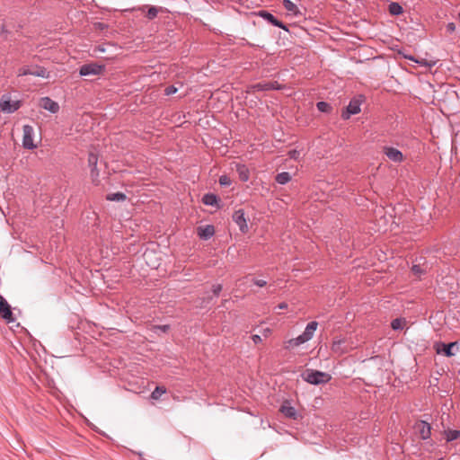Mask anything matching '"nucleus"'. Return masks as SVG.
<instances>
[{
    "label": "nucleus",
    "mask_w": 460,
    "mask_h": 460,
    "mask_svg": "<svg viewBox=\"0 0 460 460\" xmlns=\"http://www.w3.org/2000/svg\"><path fill=\"white\" fill-rule=\"evenodd\" d=\"M302 378L309 384L317 385L328 383L332 379V376L326 372L306 369L302 374Z\"/></svg>",
    "instance_id": "nucleus-1"
},
{
    "label": "nucleus",
    "mask_w": 460,
    "mask_h": 460,
    "mask_svg": "<svg viewBox=\"0 0 460 460\" xmlns=\"http://www.w3.org/2000/svg\"><path fill=\"white\" fill-rule=\"evenodd\" d=\"M22 146L27 149H34L37 145L34 143V129L30 125L23 126Z\"/></svg>",
    "instance_id": "nucleus-2"
},
{
    "label": "nucleus",
    "mask_w": 460,
    "mask_h": 460,
    "mask_svg": "<svg viewBox=\"0 0 460 460\" xmlns=\"http://www.w3.org/2000/svg\"><path fill=\"white\" fill-rule=\"evenodd\" d=\"M27 75H31L34 76H39V77H43V78L49 77V72L45 68L40 67V66H31V67L23 66L19 69V72H18L19 76Z\"/></svg>",
    "instance_id": "nucleus-3"
},
{
    "label": "nucleus",
    "mask_w": 460,
    "mask_h": 460,
    "mask_svg": "<svg viewBox=\"0 0 460 460\" xmlns=\"http://www.w3.org/2000/svg\"><path fill=\"white\" fill-rule=\"evenodd\" d=\"M104 66L97 63L85 64L80 67L79 74L82 76L97 75L102 73Z\"/></svg>",
    "instance_id": "nucleus-4"
},
{
    "label": "nucleus",
    "mask_w": 460,
    "mask_h": 460,
    "mask_svg": "<svg viewBox=\"0 0 460 460\" xmlns=\"http://www.w3.org/2000/svg\"><path fill=\"white\" fill-rule=\"evenodd\" d=\"M414 434L421 439H427L430 436L431 427L424 420H418L413 426Z\"/></svg>",
    "instance_id": "nucleus-5"
},
{
    "label": "nucleus",
    "mask_w": 460,
    "mask_h": 460,
    "mask_svg": "<svg viewBox=\"0 0 460 460\" xmlns=\"http://www.w3.org/2000/svg\"><path fill=\"white\" fill-rule=\"evenodd\" d=\"M233 220L238 226L240 231L243 234L247 233L249 230L246 218L244 217V212L242 209L236 210L233 214Z\"/></svg>",
    "instance_id": "nucleus-6"
},
{
    "label": "nucleus",
    "mask_w": 460,
    "mask_h": 460,
    "mask_svg": "<svg viewBox=\"0 0 460 460\" xmlns=\"http://www.w3.org/2000/svg\"><path fill=\"white\" fill-rule=\"evenodd\" d=\"M0 108L4 112H13L19 108V102H12L8 95H3L0 100Z\"/></svg>",
    "instance_id": "nucleus-7"
},
{
    "label": "nucleus",
    "mask_w": 460,
    "mask_h": 460,
    "mask_svg": "<svg viewBox=\"0 0 460 460\" xmlns=\"http://www.w3.org/2000/svg\"><path fill=\"white\" fill-rule=\"evenodd\" d=\"M39 106L51 113H57L59 111L58 103L49 97L40 98L39 101Z\"/></svg>",
    "instance_id": "nucleus-8"
},
{
    "label": "nucleus",
    "mask_w": 460,
    "mask_h": 460,
    "mask_svg": "<svg viewBox=\"0 0 460 460\" xmlns=\"http://www.w3.org/2000/svg\"><path fill=\"white\" fill-rule=\"evenodd\" d=\"M0 315L8 322H13V313L7 301L0 295Z\"/></svg>",
    "instance_id": "nucleus-9"
},
{
    "label": "nucleus",
    "mask_w": 460,
    "mask_h": 460,
    "mask_svg": "<svg viewBox=\"0 0 460 460\" xmlns=\"http://www.w3.org/2000/svg\"><path fill=\"white\" fill-rule=\"evenodd\" d=\"M404 59H409L418 64V66L422 68V70L419 71L420 73L427 72L430 67H432L436 64V62L432 60L428 61L425 58L415 59L413 57L407 55H404Z\"/></svg>",
    "instance_id": "nucleus-10"
},
{
    "label": "nucleus",
    "mask_w": 460,
    "mask_h": 460,
    "mask_svg": "<svg viewBox=\"0 0 460 460\" xmlns=\"http://www.w3.org/2000/svg\"><path fill=\"white\" fill-rule=\"evenodd\" d=\"M360 111V102L357 99L350 101L346 111L342 113V118L348 119L351 115L358 114Z\"/></svg>",
    "instance_id": "nucleus-11"
},
{
    "label": "nucleus",
    "mask_w": 460,
    "mask_h": 460,
    "mask_svg": "<svg viewBox=\"0 0 460 460\" xmlns=\"http://www.w3.org/2000/svg\"><path fill=\"white\" fill-rule=\"evenodd\" d=\"M456 347V342H451L449 344L438 343L435 346L438 354H444L447 357H452L455 355L453 349Z\"/></svg>",
    "instance_id": "nucleus-12"
},
{
    "label": "nucleus",
    "mask_w": 460,
    "mask_h": 460,
    "mask_svg": "<svg viewBox=\"0 0 460 460\" xmlns=\"http://www.w3.org/2000/svg\"><path fill=\"white\" fill-rule=\"evenodd\" d=\"M317 326L318 323L316 322H311L306 325L305 332L301 335H299V338L303 341V343L310 341L313 338L314 333L317 329Z\"/></svg>",
    "instance_id": "nucleus-13"
},
{
    "label": "nucleus",
    "mask_w": 460,
    "mask_h": 460,
    "mask_svg": "<svg viewBox=\"0 0 460 460\" xmlns=\"http://www.w3.org/2000/svg\"><path fill=\"white\" fill-rule=\"evenodd\" d=\"M384 153L393 162H401L402 160V154L396 148L385 146Z\"/></svg>",
    "instance_id": "nucleus-14"
},
{
    "label": "nucleus",
    "mask_w": 460,
    "mask_h": 460,
    "mask_svg": "<svg viewBox=\"0 0 460 460\" xmlns=\"http://www.w3.org/2000/svg\"><path fill=\"white\" fill-rule=\"evenodd\" d=\"M215 234L214 226L208 225L198 228V234L201 239L208 240Z\"/></svg>",
    "instance_id": "nucleus-15"
},
{
    "label": "nucleus",
    "mask_w": 460,
    "mask_h": 460,
    "mask_svg": "<svg viewBox=\"0 0 460 460\" xmlns=\"http://www.w3.org/2000/svg\"><path fill=\"white\" fill-rule=\"evenodd\" d=\"M252 89L253 91H269V90H272V89H279V84L274 82V83H259V84H256L252 86Z\"/></svg>",
    "instance_id": "nucleus-16"
},
{
    "label": "nucleus",
    "mask_w": 460,
    "mask_h": 460,
    "mask_svg": "<svg viewBox=\"0 0 460 460\" xmlns=\"http://www.w3.org/2000/svg\"><path fill=\"white\" fill-rule=\"evenodd\" d=\"M235 170L241 181H247L249 180V170L245 165L237 164Z\"/></svg>",
    "instance_id": "nucleus-17"
},
{
    "label": "nucleus",
    "mask_w": 460,
    "mask_h": 460,
    "mask_svg": "<svg viewBox=\"0 0 460 460\" xmlns=\"http://www.w3.org/2000/svg\"><path fill=\"white\" fill-rule=\"evenodd\" d=\"M280 411L286 417L296 419V409L294 407H292L290 405H288V404L282 405L281 408H280Z\"/></svg>",
    "instance_id": "nucleus-18"
},
{
    "label": "nucleus",
    "mask_w": 460,
    "mask_h": 460,
    "mask_svg": "<svg viewBox=\"0 0 460 460\" xmlns=\"http://www.w3.org/2000/svg\"><path fill=\"white\" fill-rule=\"evenodd\" d=\"M343 343H345L344 340H341V339L334 340L332 342V350L338 355L344 353L345 349L341 348V345Z\"/></svg>",
    "instance_id": "nucleus-19"
},
{
    "label": "nucleus",
    "mask_w": 460,
    "mask_h": 460,
    "mask_svg": "<svg viewBox=\"0 0 460 460\" xmlns=\"http://www.w3.org/2000/svg\"><path fill=\"white\" fill-rule=\"evenodd\" d=\"M283 5L285 9L292 14L296 15L299 13L297 6L290 0H284Z\"/></svg>",
    "instance_id": "nucleus-20"
},
{
    "label": "nucleus",
    "mask_w": 460,
    "mask_h": 460,
    "mask_svg": "<svg viewBox=\"0 0 460 460\" xmlns=\"http://www.w3.org/2000/svg\"><path fill=\"white\" fill-rule=\"evenodd\" d=\"M261 16H262L264 19H266L267 21H269L270 23H272L273 25L275 26H278V27H283L282 23L280 22H279L272 14H270V13H267V12H261Z\"/></svg>",
    "instance_id": "nucleus-21"
},
{
    "label": "nucleus",
    "mask_w": 460,
    "mask_h": 460,
    "mask_svg": "<svg viewBox=\"0 0 460 460\" xmlns=\"http://www.w3.org/2000/svg\"><path fill=\"white\" fill-rule=\"evenodd\" d=\"M290 179H291L290 174L286 172H280L276 176V181L279 184H286L287 182H288L290 181Z\"/></svg>",
    "instance_id": "nucleus-22"
},
{
    "label": "nucleus",
    "mask_w": 460,
    "mask_h": 460,
    "mask_svg": "<svg viewBox=\"0 0 460 460\" xmlns=\"http://www.w3.org/2000/svg\"><path fill=\"white\" fill-rule=\"evenodd\" d=\"M447 441H453L460 437V430H447L445 431Z\"/></svg>",
    "instance_id": "nucleus-23"
},
{
    "label": "nucleus",
    "mask_w": 460,
    "mask_h": 460,
    "mask_svg": "<svg viewBox=\"0 0 460 460\" xmlns=\"http://www.w3.org/2000/svg\"><path fill=\"white\" fill-rule=\"evenodd\" d=\"M202 199L206 205H209V206H214L217 202V197L213 194H206V195H204Z\"/></svg>",
    "instance_id": "nucleus-24"
},
{
    "label": "nucleus",
    "mask_w": 460,
    "mask_h": 460,
    "mask_svg": "<svg viewBox=\"0 0 460 460\" xmlns=\"http://www.w3.org/2000/svg\"><path fill=\"white\" fill-rule=\"evenodd\" d=\"M389 11L394 15H398L402 13V7L398 3H392L389 4Z\"/></svg>",
    "instance_id": "nucleus-25"
},
{
    "label": "nucleus",
    "mask_w": 460,
    "mask_h": 460,
    "mask_svg": "<svg viewBox=\"0 0 460 460\" xmlns=\"http://www.w3.org/2000/svg\"><path fill=\"white\" fill-rule=\"evenodd\" d=\"M107 199L111 201H122L126 199V195L121 192L111 193L107 196Z\"/></svg>",
    "instance_id": "nucleus-26"
},
{
    "label": "nucleus",
    "mask_w": 460,
    "mask_h": 460,
    "mask_svg": "<svg viewBox=\"0 0 460 460\" xmlns=\"http://www.w3.org/2000/svg\"><path fill=\"white\" fill-rule=\"evenodd\" d=\"M166 392L164 387L157 386L151 394V397L154 400H157Z\"/></svg>",
    "instance_id": "nucleus-27"
},
{
    "label": "nucleus",
    "mask_w": 460,
    "mask_h": 460,
    "mask_svg": "<svg viewBox=\"0 0 460 460\" xmlns=\"http://www.w3.org/2000/svg\"><path fill=\"white\" fill-rule=\"evenodd\" d=\"M287 348L289 349V348H292V347H297L301 344H304L303 341L300 340L299 336H297L296 338L295 339H291L289 340L288 342H287Z\"/></svg>",
    "instance_id": "nucleus-28"
},
{
    "label": "nucleus",
    "mask_w": 460,
    "mask_h": 460,
    "mask_svg": "<svg viewBox=\"0 0 460 460\" xmlns=\"http://www.w3.org/2000/svg\"><path fill=\"white\" fill-rule=\"evenodd\" d=\"M98 163V157L96 155L91 153L88 157V164L91 168H96Z\"/></svg>",
    "instance_id": "nucleus-29"
},
{
    "label": "nucleus",
    "mask_w": 460,
    "mask_h": 460,
    "mask_svg": "<svg viewBox=\"0 0 460 460\" xmlns=\"http://www.w3.org/2000/svg\"><path fill=\"white\" fill-rule=\"evenodd\" d=\"M317 109L322 112H329L331 111V106L325 102H319L317 103Z\"/></svg>",
    "instance_id": "nucleus-30"
},
{
    "label": "nucleus",
    "mask_w": 460,
    "mask_h": 460,
    "mask_svg": "<svg viewBox=\"0 0 460 460\" xmlns=\"http://www.w3.org/2000/svg\"><path fill=\"white\" fill-rule=\"evenodd\" d=\"M158 11H159V9L157 7L151 6L148 9L147 13H146L147 18L150 19V20L155 18L157 13H158Z\"/></svg>",
    "instance_id": "nucleus-31"
},
{
    "label": "nucleus",
    "mask_w": 460,
    "mask_h": 460,
    "mask_svg": "<svg viewBox=\"0 0 460 460\" xmlns=\"http://www.w3.org/2000/svg\"><path fill=\"white\" fill-rule=\"evenodd\" d=\"M154 255L153 252H149V251H146L145 253H144V258L146 261V263L148 265H150L151 267L153 268H156L158 264H156L155 262H150V259L151 257Z\"/></svg>",
    "instance_id": "nucleus-32"
},
{
    "label": "nucleus",
    "mask_w": 460,
    "mask_h": 460,
    "mask_svg": "<svg viewBox=\"0 0 460 460\" xmlns=\"http://www.w3.org/2000/svg\"><path fill=\"white\" fill-rule=\"evenodd\" d=\"M98 177H99V172L97 170V167L96 168H91V178H92V181L95 184H98Z\"/></svg>",
    "instance_id": "nucleus-33"
},
{
    "label": "nucleus",
    "mask_w": 460,
    "mask_h": 460,
    "mask_svg": "<svg viewBox=\"0 0 460 460\" xmlns=\"http://www.w3.org/2000/svg\"><path fill=\"white\" fill-rule=\"evenodd\" d=\"M219 183L223 186H229L231 184V180L228 176L226 175H222L220 178H219Z\"/></svg>",
    "instance_id": "nucleus-34"
},
{
    "label": "nucleus",
    "mask_w": 460,
    "mask_h": 460,
    "mask_svg": "<svg viewBox=\"0 0 460 460\" xmlns=\"http://www.w3.org/2000/svg\"><path fill=\"white\" fill-rule=\"evenodd\" d=\"M411 272L418 277L423 272V270L420 265H413L411 268Z\"/></svg>",
    "instance_id": "nucleus-35"
},
{
    "label": "nucleus",
    "mask_w": 460,
    "mask_h": 460,
    "mask_svg": "<svg viewBox=\"0 0 460 460\" xmlns=\"http://www.w3.org/2000/svg\"><path fill=\"white\" fill-rule=\"evenodd\" d=\"M288 155L291 159L297 160L300 157V152L293 149L288 152Z\"/></svg>",
    "instance_id": "nucleus-36"
},
{
    "label": "nucleus",
    "mask_w": 460,
    "mask_h": 460,
    "mask_svg": "<svg viewBox=\"0 0 460 460\" xmlns=\"http://www.w3.org/2000/svg\"><path fill=\"white\" fill-rule=\"evenodd\" d=\"M178 91V89L174 85H170L165 88L164 93L166 95H172Z\"/></svg>",
    "instance_id": "nucleus-37"
},
{
    "label": "nucleus",
    "mask_w": 460,
    "mask_h": 460,
    "mask_svg": "<svg viewBox=\"0 0 460 460\" xmlns=\"http://www.w3.org/2000/svg\"><path fill=\"white\" fill-rule=\"evenodd\" d=\"M402 326V322L400 318H396L392 322V328L394 330H398Z\"/></svg>",
    "instance_id": "nucleus-38"
},
{
    "label": "nucleus",
    "mask_w": 460,
    "mask_h": 460,
    "mask_svg": "<svg viewBox=\"0 0 460 460\" xmlns=\"http://www.w3.org/2000/svg\"><path fill=\"white\" fill-rule=\"evenodd\" d=\"M253 283L256 286L262 288V287L266 286L267 281L263 280V279H253Z\"/></svg>",
    "instance_id": "nucleus-39"
},
{
    "label": "nucleus",
    "mask_w": 460,
    "mask_h": 460,
    "mask_svg": "<svg viewBox=\"0 0 460 460\" xmlns=\"http://www.w3.org/2000/svg\"><path fill=\"white\" fill-rule=\"evenodd\" d=\"M221 290H222V286L221 285L218 284V285L213 286L212 291H213L215 296H218Z\"/></svg>",
    "instance_id": "nucleus-40"
},
{
    "label": "nucleus",
    "mask_w": 460,
    "mask_h": 460,
    "mask_svg": "<svg viewBox=\"0 0 460 460\" xmlns=\"http://www.w3.org/2000/svg\"><path fill=\"white\" fill-rule=\"evenodd\" d=\"M447 31H449V32H453V31H455V30H456V25H455V23H453V22L448 23V24H447Z\"/></svg>",
    "instance_id": "nucleus-41"
},
{
    "label": "nucleus",
    "mask_w": 460,
    "mask_h": 460,
    "mask_svg": "<svg viewBox=\"0 0 460 460\" xmlns=\"http://www.w3.org/2000/svg\"><path fill=\"white\" fill-rule=\"evenodd\" d=\"M252 339L254 343H259L261 341V337L260 335L254 334L252 336Z\"/></svg>",
    "instance_id": "nucleus-42"
},
{
    "label": "nucleus",
    "mask_w": 460,
    "mask_h": 460,
    "mask_svg": "<svg viewBox=\"0 0 460 460\" xmlns=\"http://www.w3.org/2000/svg\"><path fill=\"white\" fill-rule=\"evenodd\" d=\"M155 329L165 332L166 330L168 329V325L155 326Z\"/></svg>",
    "instance_id": "nucleus-43"
},
{
    "label": "nucleus",
    "mask_w": 460,
    "mask_h": 460,
    "mask_svg": "<svg viewBox=\"0 0 460 460\" xmlns=\"http://www.w3.org/2000/svg\"><path fill=\"white\" fill-rule=\"evenodd\" d=\"M262 334L264 337H269L271 334V330L270 328H266L262 331Z\"/></svg>",
    "instance_id": "nucleus-44"
},
{
    "label": "nucleus",
    "mask_w": 460,
    "mask_h": 460,
    "mask_svg": "<svg viewBox=\"0 0 460 460\" xmlns=\"http://www.w3.org/2000/svg\"><path fill=\"white\" fill-rule=\"evenodd\" d=\"M278 307L279 309H286L288 307V304L287 303H281L278 305Z\"/></svg>",
    "instance_id": "nucleus-45"
},
{
    "label": "nucleus",
    "mask_w": 460,
    "mask_h": 460,
    "mask_svg": "<svg viewBox=\"0 0 460 460\" xmlns=\"http://www.w3.org/2000/svg\"><path fill=\"white\" fill-rule=\"evenodd\" d=\"M411 68L406 66V65L404 64V70H410Z\"/></svg>",
    "instance_id": "nucleus-46"
},
{
    "label": "nucleus",
    "mask_w": 460,
    "mask_h": 460,
    "mask_svg": "<svg viewBox=\"0 0 460 460\" xmlns=\"http://www.w3.org/2000/svg\"><path fill=\"white\" fill-rule=\"evenodd\" d=\"M458 18H459V20H460V12H459V14H458Z\"/></svg>",
    "instance_id": "nucleus-47"
}]
</instances>
